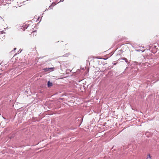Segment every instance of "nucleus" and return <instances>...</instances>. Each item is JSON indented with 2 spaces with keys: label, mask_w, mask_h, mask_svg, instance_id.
<instances>
[{
  "label": "nucleus",
  "mask_w": 159,
  "mask_h": 159,
  "mask_svg": "<svg viewBox=\"0 0 159 159\" xmlns=\"http://www.w3.org/2000/svg\"><path fill=\"white\" fill-rule=\"evenodd\" d=\"M148 156L150 158H151V157L150 156V155L149 154H148Z\"/></svg>",
  "instance_id": "nucleus-8"
},
{
  "label": "nucleus",
  "mask_w": 159,
  "mask_h": 159,
  "mask_svg": "<svg viewBox=\"0 0 159 159\" xmlns=\"http://www.w3.org/2000/svg\"><path fill=\"white\" fill-rule=\"evenodd\" d=\"M52 83L50 82L49 81H48V87H50L52 86Z\"/></svg>",
  "instance_id": "nucleus-5"
},
{
  "label": "nucleus",
  "mask_w": 159,
  "mask_h": 159,
  "mask_svg": "<svg viewBox=\"0 0 159 159\" xmlns=\"http://www.w3.org/2000/svg\"><path fill=\"white\" fill-rule=\"evenodd\" d=\"M57 3L56 2H53L52 3L51 5H50L49 7V9H52V7L56 5Z\"/></svg>",
  "instance_id": "nucleus-3"
},
{
  "label": "nucleus",
  "mask_w": 159,
  "mask_h": 159,
  "mask_svg": "<svg viewBox=\"0 0 159 159\" xmlns=\"http://www.w3.org/2000/svg\"><path fill=\"white\" fill-rule=\"evenodd\" d=\"M16 48H14V50H16Z\"/></svg>",
  "instance_id": "nucleus-10"
},
{
  "label": "nucleus",
  "mask_w": 159,
  "mask_h": 159,
  "mask_svg": "<svg viewBox=\"0 0 159 159\" xmlns=\"http://www.w3.org/2000/svg\"><path fill=\"white\" fill-rule=\"evenodd\" d=\"M120 59H122V60H125V62L126 63H127V64L128 63V61L127 59L126 58H125V57H123V58H121Z\"/></svg>",
  "instance_id": "nucleus-4"
},
{
  "label": "nucleus",
  "mask_w": 159,
  "mask_h": 159,
  "mask_svg": "<svg viewBox=\"0 0 159 159\" xmlns=\"http://www.w3.org/2000/svg\"><path fill=\"white\" fill-rule=\"evenodd\" d=\"M27 65L26 63L25 62H21L20 63V64L19 65V67H23Z\"/></svg>",
  "instance_id": "nucleus-2"
},
{
  "label": "nucleus",
  "mask_w": 159,
  "mask_h": 159,
  "mask_svg": "<svg viewBox=\"0 0 159 159\" xmlns=\"http://www.w3.org/2000/svg\"><path fill=\"white\" fill-rule=\"evenodd\" d=\"M64 0H61L60 2H63Z\"/></svg>",
  "instance_id": "nucleus-9"
},
{
  "label": "nucleus",
  "mask_w": 159,
  "mask_h": 159,
  "mask_svg": "<svg viewBox=\"0 0 159 159\" xmlns=\"http://www.w3.org/2000/svg\"><path fill=\"white\" fill-rule=\"evenodd\" d=\"M44 70L46 72L49 71V68H44Z\"/></svg>",
  "instance_id": "nucleus-6"
},
{
  "label": "nucleus",
  "mask_w": 159,
  "mask_h": 159,
  "mask_svg": "<svg viewBox=\"0 0 159 159\" xmlns=\"http://www.w3.org/2000/svg\"><path fill=\"white\" fill-rule=\"evenodd\" d=\"M49 71H52L53 70V68L52 67L49 68Z\"/></svg>",
  "instance_id": "nucleus-7"
},
{
  "label": "nucleus",
  "mask_w": 159,
  "mask_h": 159,
  "mask_svg": "<svg viewBox=\"0 0 159 159\" xmlns=\"http://www.w3.org/2000/svg\"><path fill=\"white\" fill-rule=\"evenodd\" d=\"M28 22L27 23H25L24 25H23V27L22 28V30L23 31H25V30L27 29L28 27L29 26L30 24H28Z\"/></svg>",
  "instance_id": "nucleus-1"
},
{
  "label": "nucleus",
  "mask_w": 159,
  "mask_h": 159,
  "mask_svg": "<svg viewBox=\"0 0 159 159\" xmlns=\"http://www.w3.org/2000/svg\"><path fill=\"white\" fill-rule=\"evenodd\" d=\"M35 49H36V47H35Z\"/></svg>",
  "instance_id": "nucleus-11"
}]
</instances>
